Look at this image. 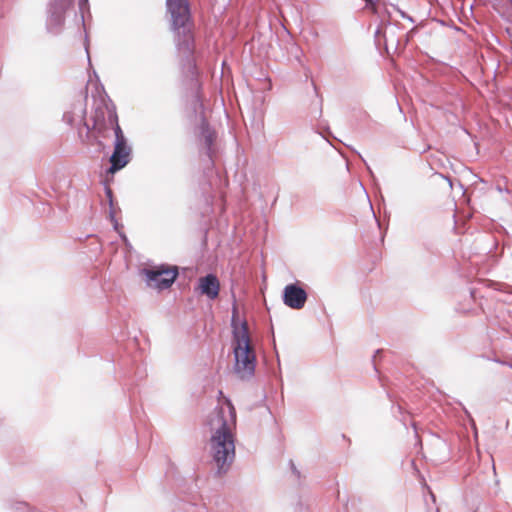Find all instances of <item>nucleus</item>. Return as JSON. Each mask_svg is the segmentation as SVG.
Here are the masks:
<instances>
[{
    "instance_id": "obj_1",
    "label": "nucleus",
    "mask_w": 512,
    "mask_h": 512,
    "mask_svg": "<svg viewBox=\"0 0 512 512\" xmlns=\"http://www.w3.org/2000/svg\"><path fill=\"white\" fill-rule=\"evenodd\" d=\"M212 432L210 450L218 473L228 471L235 459L236 411L231 401L219 391L218 406L209 418Z\"/></svg>"
},
{
    "instance_id": "obj_2",
    "label": "nucleus",
    "mask_w": 512,
    "mask_h": 512,
    "mask_svg": "<svg viewBox=\"0 0 512 512\" xmlns=\"http://www.w3.org/2000/svg\"><path fill=\"white\" fill-rule=\"evenodd\" d=\"M234 373L240 379L253 376L256 367V351L248 322H232Z\"/></svg>"
},
{
    "instance_id": "obj_3",
    "label": "nucleus",
    "mask_w": 512,
    "mask_h": 512,
    "mask_svg": "<svg viewBox=\"0 0 512 512\" xmlns=\"http://www.w3.org/2000/svg\"><path fill=\"white\" fill-rule=\"evenodd\" d=\"M167 10L171 15V28L177 39L178 49L184 55L194 50L193 23L187 0H166Z\"/></svg>"
},
{
    "instance_id": "obj_4",
    "label": "nucleus",
    "mask_w": 512,
    "mask_h": 512,
    "mask_svg": "<svg viewBox=\"0 0 512 512\" xmlns=\"http://www.w3.org/2000/svg\"><path fill=\"white\" fill-rule=\"evenodd\" d=\"M118 115L114 108L108 106L98 107L93 115L92 132L98 138H107L109 131L113 130L118 135Z\"/></svg>"
},
{
    "instance_id": "obj_5",
    "label": "nucleus",
    "mask_w": 512,
    "mask_h": 512,
    "mask_svg": "<svg viewBox=\"0 0 512 512\" xmlns=\"http://www.w3.org/2000/svg\"><path fill=\"white\" fill-rule=\"evenodd\" d=\"M143 274L150 288L163 290L174 283L178 276V268L170 265H159L144 269Z\"/></svg>"
},
{
    "instance_id": "obj_6",
    "label": "nucleus",
    "mask_w": 512,
    "mask_h": 512,
    "mask_svg": "<svg viewBox=\"0 0 512 512\" xmlns=\"http://www.w3.org/2000/svg\"><path fill=\"white\" fill-rule=\"evenodd\" d=\"M131 149L121 128H118V135L115 136L114 151L110 157L111 167L108 172L114 174L124 168L130 160Z\"/></svg>"
},
{
    "instance_id": "obj_7",
    "label": "nucleus",
    "mask_w": 512,
    "mask_h": 512,
    "mask_svg": "<svg viewBox=\"0 0 512 512\" xmlns=\"http://www.w3.org/2000/svg\"><path fill=\"white\" fill-rule=\"evenodd\" d=\"M307 300V293L296 284H289L284 288L283 301L293 309H301Z\"/></svg>"
},
{
    "instance_id": "obj_8",
    "label": "nucleus",
    "mask_w": 512,
    "mask_h": 512,
    "mask_svg": "<svg viewBox=\"0 0 512 512\" xmlns=\"http://www.w3.org/2000/svg\"><path fill=\"white\" fill-rule=\"evenodd\" d=\"M198 290L201 294L206 295L210 299H214L218 296L220 290V283L217 277L213 274H209L205 277H201L198 283Z\"/></svg>"
},
{
    "instance_id": "obj_9",
    "label": "nucleus",
    "mask_w": 512,
    "mask_h": 512,
    "mask_svg": "<svg viewBox=\"0 0 512 512\" xmlns=\"http://www.w3.org/2000/svg\"><path fill=\"white\" fill-rule=\"evenodd\" d=\"M200 137H201V140L204 141V144H205V147L208 151V153L211 152V147H212V144L215 140V132L209 127L208 123L203 120L201 125H200Z\"/></svg>"
},
{
    "instance_id": "obj_10",
    "label": "nucleus",
    "mask_w": 512,
    "mask_h": 512,
    "mask_svg": "<svg viewBox=\"0 0 512 512\" xmlns=\"http://www.w3.org/2000/svg\"><path fill=\"white\" fill-rule=\"evenodd\" d=\"M367 4L374 5L378 0H364Z\"/></svg>"
},
{
    "instance_id": "obj_11",
    "label": "nucleus",
    "mask_w": 512,
    "mask_h": 512,
    "mask_svg": "<svg viewBox=\"0 0 512 512\" xmlns=\"http://www.w3.org/2000/svg\"><path fill=\"white\" fill-rule=\"evenodd\" d=\"M237 317L238 316H236L235 313H234L233 316H232V320H236Z\"/></svg>"
}]
</instances>
